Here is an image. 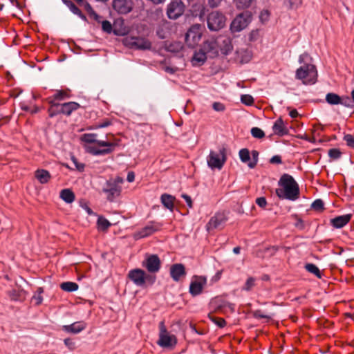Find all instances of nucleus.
Returning <instances> with one entry per match:
<instances>
[{"label":"nucleus","mask_w":354,"mask_h":354,"mask_svg":"<svg viewBox=\"0 0 354 354\" xmlns=\"http://www.w3.org/2000/svg\"><path fill=\"white\" fill-rule=\"evenodd\" d=\"M341 100V96L335 93H328L326 95V102L330 105H338Z\"/></svg>","instance_id":"nucleus-32"},{"label":"nucleus","mask_w":354,"mask_h":354,"mask_svg":"<svg viewBox=\"0 0 354 354\" xmlns=\"http://www.w3.org/2000/svg\"><path fill=\"white\" fill-rule=\"evenodd\" d=\"M63 3L65 4L71 10L72 13L77 15L80 19L84 21H87V18L82 11L75 5V3L71 0H62Z\"/></svg>","instance_id":"nucleus-26"},{"label":"nucleus","mask_w":354,"mask_h":354,"mask_svg":"<svg viewBox=\"0 0 354 354\" xmlns=\"http://www.w3.org/2000/svg\"><path fill=\"white\" fill-rule=\"evenodd\" d=\"M170 277L172 279L178 282L181 278L185 277L187 274L185 267L182 263H174L171 266L169 270Z\"/></svg>","instance_id":"nucleus-15"},{"label":"nucleus","mask_w":354,"mask_h":354,"mask_svg":"<svg viewBox=\"0 0 354 354\" xmlns=\"http://www.w3.org/2000/svg\"><path fill=\"white\" fill-rule=\"evenodd\" d=\"M89 17L93 18L95 21L100 23L101 22L102 17L99 15L94 10H93L89 14Z\"/></svg>","instance_id":"nucleus-62"},{"label":"nucleus","mask_w":354,"mask_h":354,"mask_svg":"<svg viewBox=\"0 0 354 354\" xmlns=\"http://www.w3.org/2000/svg\"><path fill=\"white\" fill-rule=\"evenodd\" d=\"M207 60L206 53L204 50L201 49L198 51H196L192 58V64L194 66H200L204 64Z\"/></svg>","instance_id":"nucleus-22"},{"label":"nucleus","mask_w":354,"mask_h":354,"mask_svg":"<svg viewBox=\"0 0 354 354\" xmlns=\"http://www.w3.org/2000/svg\"><path fill=\"white\" fill-rule=\"evenodd\" d=\"M343 140L346 142V145L353 149H354V135L352 134H344Z\"/></svg>","instance_id":"nucleus-46"},{"label":"nucleus","mask_w":354,"mask_h":354,"mask_svg":"<svg viewBox=\"0 0 354 354\" xmlns=\"http://www.w3.org/2000/svg\"><path fill=\"white\" fill-rule=\"evenodd\" d=\"M352 217V214H348L342 216H336L330 220V225L337 229L344 227L347 223H349Z\"/></svg>","instance_id":"nucleus-19"},{"label":"nucleus","mask_w":354,"mask_h":354,"mask_svg":"<svg viewBox=\"0 0 354 354\" xmlns=\"http://www.w3.org/2000/svg\"><path fill=\"white\" fill-rule=\"evenodd\" d=\"M252 0H236V5L240 8H248Z\"/></svg>","instance_id":"nucleus-52"},{"label":"nucleus","mask_w":354,"mask_h":354,"mask_svg":"<svg viewBox=\"0 0 354 354\" xmlns=\"http://www.w3.org/2000/svg\"><path fill=\"white\" fill-rule=\"evenodd\" d=\"M274 315L273 313L265 315L261 310H256L252 312V316L256 319L265 318L267 319H271Z\"/></svg>","instance_id":"nucleus-43"},{"label":"nucleus","mask_w":354,"mask_h":354,"mask_svg":"<svg viewBox=\"0 0 354 354\" xmlns=\"http://www.w3.org/2000/svg\"><path fill=\"white\" fill-rule=\"evenodd\" d=\"M181 196L186 201L187 206L189 208H192L193 207V204H192V200L191 197L189 195L186 194H182Z\"/></svg>","instance_id":"nucleus-64"},{"label":"nucleus","mask_w":354,"mask_h":354,"mask_svg":"<svg viewBox=\"0 0 354 354\" xmlns=\"http://www.w3.org/2000/svg\"><path fill=\"white\" fill-rule=\"evenodd\" d=\"M133 0H113L112 6L118 14L127 15L133 8Z\"/></svg>","instance_id":"nucleus-14"},{"label":"nucleus","mask_w":354,"mask_h":354,"mask_svg":"<svg viewBox=\"0 0 354 354\" xmlns=\"http://www.w3.org/2000/svg\"><path fill=\"white\" fill-rule=\"evenodd\" d=\"M271 164H281L282 162L281 157L279 155H275L270 159Z\"/></svg>","instance_id":"nucleus-63"},{"label":"nucleus","mask_w":354,"mask_h":354,"mask_svg":"<svg viewBox=\"0 0 354 354\" xmlns=\"http://www.w3.org/2000/svg\"><path fill=\"white\" fill-rule=\"evenodd\" d=\"M50 107L48 109V113L50 118H54L59 114H62V104L54 102V100H48Z\"/></svg>","instance_id":"nucleus-27"},{"label":"nucleus","mask_w":354,"mask_h":354,"mask_svg":"<svg viewBox=\"0 0 354 354\" xmlns=\"http://www.w3.org/2000/svg\"><path fill=\"white\" fill-rule=\"evenodd\" d=\"M339 104L349 109H354V103L352 97L348 95H344L341 97Z\"/></svg>","instance_id":"nucleus-39"},{"label":"nucleus","mask_w":354,"mask_h":354,"mask_svg":"<svg viewBox=\"0 0 354 354\" xmlns=\"http://www.w3.org/2000/svg\"><path fill=\"white\" fill-rule=\"evenodd\" d=\"M102 30L106 33H111L113 30L112 25L108 20L102 21Z\"/></svg>","instance_id":"nucleus-50"},{"label":"nucleus","mask_w":354,"mask_h":354,"mask_svg":"<svg viewBox=\"0 0 354 354\" xmlns=\"http://www.w3.org/2000/svg\"><path fill=\"white\" fill-rule=\"evenodd\" d=\"M60 288L66 292H71L76 291L78 289L79 286L75 282L66 281L60 284Z\"/></svg>","instance_id":"nucleus-33"},{"label":"nucleus","mask_w":354,"mask_h":354,"mask_svg":"<svg viewBox=\"0 0 354 354\" xmlns=\"http://www.w3.org/2000/svg\"><path fill=\"white\" fill-rule=\"evenodd\" d=\"M251 21V16L248 13H241L237 15L230 24V30L238 32L248 26Z\"/></svg>","instance_id":"nucleus-13"},{"label":"nucleus","mask_w":354,"mask_h":354,"mask_svg":"<svg viewBox=\"0 0 354 354\" xmlns=\"http://www.w3.org/2000/svg\"><path fill=\"white\" fill-rule=\"evenodd\" d=\"M35 177L41 184H46L50 180L51 175L46 169H38L35 171Z\"/></svg>","instance_id":"nucleus-25"},{"label":"nucleus","mask_w":354,"mask_h":354,"mask_svg":"<svg viewBox=\"0 0 354 354\" xmlns=\"http://www.w3.org/2000/svg\"><path fill=\"white\" fill-rule=\"evenodd\" d=\"M270 12L267 10H263L261 12L259 19L262 22H266L268 20Z\"/></svg>","instance_id":"nucleus-59"},{"label":"nucleus","mask_w":354,"mask_h":354,"mask_svg":"<svg viewBox=\"0 0 354 354\" xmlns=\"http://www.w3.org/2000/svg\"><path fill=\"white\" fill-rule=\"evenodd\" d=\"M97 145L100 147H104L105 149H97L95 147L88 146L86 148V151L93 156H104L111 153L115 147L118 145L117 143L111 142L107 141L101 140L97 142Z\"/></svg>","instance_id":"nucleus-10"},{"label":"nucleus","mask_w":354,"mask_h":354,"mask_svg":"<svg viewBox=\"0 0 354 354\" xmlns=\"http://www.w3.org/2000/svg\"><path fill=\"white\" fill-rule=\"evenodd\" d=\"M69 97V95L67 94L66 92L60 90L57 91L53 96H50L48 98V100H54V102L56 101H61L64 100Z\"/></svg>","instance_id":"nucleus-35"},{"label":"nucleus","mask_w":354,"mask_h":354,"mask_svg":"<svg viewBox=\"0 0 354 354\" xmlns=\"http://www.w3.org/2000/svg\"><path fill=\"white\" fill-rule=\"evenodd\" d=\"M9 295L12 300L18 301L20 299V292L17 290H12L10 291Z\"/></svg>","instance_id":"nucleus-57"},{"label":"nucleus","mask_w":354,"mask_h":354,"mask_svg":"<svg viewBox=\"0 0 354 354\" xmlns=\"http://www.w3.org/2000/svg\"><path fill=\"white\" fill-rule=\"evenodd\" d=\"M185 6L181 0H171L167 5V15L169 19L176 20L185 12Z\"/></svg>","instance_id":"nucleus-9"},{"label":"nucleus","mask_w":354,"mask_h":354,"mask_svg":"<svg viewBox=\"0 0 354 354\" xmlns=\"http://www.w3.org/2000/svg\"><path fill=\"white\" fill-rule=\"evenodd\" d=\"M274 133L279 137L286 136L289 133V130L284 124L281 118H278L272 126Z\"/></svg>","instance_id":"nucleus-20"},{"label":"nucleus","mask_w":354,"mask_h":354,"mask_svg":"<svg viewBox=\"0 0 354 354\" xmlns=\"http://www.w3.org/2000/svg\"><path fill=\"white\" fill-rule=\"evenodd\" d=\"M310 59L311 58L310 57V55L308 53H304L303 54L299 55L298 62L299 64H303L304 65L305 64H308L307 61L308 59Z\"/></svg>","instance_id":"nucleus-55"},{"label":"nucleus","mask_w":354,"mask_h":354,"mask_svg":"<svg viewBox=\"0 0 354 354\" xmlns=\"http://www.w3.org/2000/svg\"><path fill=\"white\" fill-rule=\"evenodd\" d=\"M181 48L182 45L179 42L171 43L167 46V51L172 53H178Z\"/></svg>","instance_id":"nucleus-49"},{"label":"nucleus","mask_w":354,"mask_h":354,"mask_svg":"<svg viewBox=\"0 0 354 354\" xmlns=\"http://www.w3.org/2000/svg\"><path fill=\"white\" fill-rule=\"evenodd\" d=\"M158 227L153 225V223H151V224L146 225L142 227L139 232L136 234V239L145 238L148 236H150L155 232L158 230Z\"/></svg>","instance_id":"nucleus-23"},{"label":"nucleus","mask_w":354,"mask_h":354,"mask_svg":"<svg viewBox=\"0 0 354 354\" xmlns=\"http://www.w3.org/2000/svg\"><path fill=\"white\" fill-rule=\"evenodd\" d=\"M225 216L222 213H217L212 216L207 224V230L222 227L225 223Z\"/></svg>","instance_id":"nucleus-18"},{"label":"nucleus","mask_w":354,"mask_h":354,"mask_svg":"<svg viewBox=\"0 0 354 354\" xmlns=\"http://www.w3.org/2000/svg\"><path fill=\"white\" fill-rule=\"evenodd\" d=\"M64 344L67 346L70 350H73L75 347V342L71 338H66L64 340Z\"/></svg>","instance_id":"nucleus-61"},{"label":"nucleus","mask_w":354,"mask_h":354,"mask_svg":"<svg viewBox=\"0 0 354 354\" xmlns=\"http://www.w3.org/2000/svg\"><path fill=\"white\" fill-rule=\"evenodd\" d=\"M217 43L218 44V49L222 54L229 55L232 49V39L227 36H219L217 37Z\"/></svg>","instance_id":"nucleus-16"},{"label":"nucleus","mask_w":354,"mask_h":354,"mask_svg":"<svg viewBox=\"0 0 354 354\" xmlns=\"http://www.w3.org/2000/svg\"><path fill=\"white\" fill-rule=\"evenodd\" d=\"M160 333L159 339L157 342L158 344L162 348L173 347L176 344V338L174 335H170L164 324L161 322L159 324Z\"/></svg>","instance_id":"nucleus-8"},{"label":"nucleus","mask_w":354,"mask_h":354,"mask_svg":"<svg viewBox=\"0 0 354 354\" xmlns=\"http://www.w3.org/2000/svg\"><path fill=\"white\" fill-rule=\"evenodd\" d=\"M98 228L102 231L106 230L111 225V223L104 216H99L97 221Z\"/></svg>","instance_id":"nucleus-36"},{"label":"nucleus","mask_w":354,"mask_h":354,"mask_svg":"<svg viewBox=\"0 0 354 354\" xmlns=\"http://www.w3.org/2000/svg\"><path fill=\"white\" fill-rule=\"evenodd\" d=\"M207 283V277L205 276L194 275L192 278L189 292L193 297H196L203 292V288Z\"/></svg>","instance_id":"nucleus-12"},{"label":"nucleus","mask_w":354,"mask_h":354,"mask_svg":"<svg viewBox=\"0 0 354 354\" xmlns=\"http://www.w3.org/2000/svg\"><path fill=\"white\" fill-rule=\"evenodd\" d=\"M226 20L223 12L218 10L212 11L207 17V28L211 31H218L225 26Z\"/></svg>","instance_id":"nucleus-6"},{"label":"nucleus","mask_w":354,"mask_h":354,"mask_svg":"<svg viewBox=\"0 0 354 354\" xmlns=\"http://www.w3.org/2000/svg\"><path fill=\"white\" fill-rule=\"evenodd\" d=\"M124 179L120 176L111 178L106 180L102 186V192L106 195V199L109 202H113L122 192L121 185Z\"/></svg>","instance_id":"nucleus-3"},{"label":"nucleus","mask_w":354,"mask_h":354,"mask_svg":"<svg viewBox=\"0 0 354 354\" xmlns=\"http://www.w3.org/2000/svg\"><path fill=\"white\" fill-rule=\"evenodd\" d=\"M124 46L135 50H150L151 43L149 40L142 37L127 36L123 39Z\"/></svg>","instance_id":"nucleus-7"},{"label":"nucleus","mask_w":354,"mask_h":354,"mask_svg":"<svg viewBox=\"0 0 354 354\" xmlns=\"http://www.w3.org/2000/svg\"><path fill=\"white\" fill-rule=\"evenodd\" d=\"M295 217H296V222L295 223V227H297V229H299L300 230H304L305 228L304 221L301 218H299L297 216H295Z\"/></svg>","instance_id":"nucleus-58"},{"label":"nucleus","mask_w":354,"mask_h":354,"mask_svg":"<svg viewBox=\"0 0 354 354\" xmlns=\"http://www.w3.org/2000/svg\"><path fill=\"white\" fill-rule=\"evenodd\" d=\"M61 104L62 114L66 116H70L73 111L77 110L80 107V104L75 102H68Z\"/></svg>","instance_id":"nucleus-24"},{"label":"nucleus","mask_w":354,"mask_h":354,"mask_svg":"<svg viewBox=\"0 0 354 354\" xmlns=\"http://www.w3.org/2000/svg\"><path fill=\"white\" fill-rule=\"evenodd\" d=\"M311 208L315 211L321 212L324 209V203L322 199H316L311 204Z\"/></svg>","instance_id":"nucleus-42"},{"label":"nucleus","mask_w":354,"mask_h":354,"mask_svg":"<svg viewBox=\"0 0 354 354\" xmlns=\"http://www.w3.org/2000/svg\"><path fill=\"white\" fill-rule=\"evenodd\" d=\"M252 136L258 139H261L265 137L264 131L259 127H253L251 129Z\"/></svg>","instance_id":"nucleus-45"},{"label":"nucleus","mask_w":354,"mask_h":354,"mask_svg":"<svg viewBox=\"0 0 354 354\" xmlns=\"http://www.w3.org/2000/svg\"><path fill=\"white\" fill-rule=\"evenodd\" d=\"M71 160L73 161V162L74 163L75 165V168L79 171H84V164L83 163H80L78 161H77V159L75 157V156H72L71 157Z\"/></svg>","instance_id":"nucleus-54"},{"label":"nucleus","mask_w":354,"mask_h":354,"mask_svg":"<svg viewBox=\"0 0 354 354\" xmlns=\"http://www.w3.org/2000/svg\"><path fill=\"white\" fill-rule=\"evenodd\" d=\"M316 66L312 64H305L296 70L295 78L302 81L304 84H314L317 80Z\"/></svg>","instance_id":"nucleus-4"},{"label":"nucleus","mask_w":354,"mask_h":354,"mask_svg":"<svg viewBox=\"0 0 354 354\" xmlns=\"http://www.w3.org/2000/svg\"><path fill=\"white\" fill-rule=\"evenodd\" d=\"M255 278L250 277L248 278L244 286L242 287V290L250 291L255 286Z\"/></svg>","instance_id":"nucleus-41"},{"label":"nucleus","mask_w":354,"mask_h":354,"mask_svg":"<svg viewBox=\"0 0 354 354\" xmlns=\"http://www.w3.org/2000/svg\"><path fill=\"white\" fill-rule=\"evenodd\" d=\"M86 327V323L83 321H80L75 322L69 325H64L61 327V329L66 333L77 334L84 330Z\"/></svg>","instance_id":"nucleus-17"},{"label":"nucleus","mask_w":354,"mask_h":354,"mask_svg":"<svg viewBox=\"0 0 354 354\" xmlns=\"http://www.w3.org/2000/svg\"><path fill=\"white\" fill-rule=\"evenodd\" d=\"M252 160L248 163V166L250 169H253L257 165L259 160V152L257 150H252L251 151Z\"/></svg>","instance_id":"nucleus-40"},{"label":"nucleus","mask_w":354,"mask_h":354,"mask_svg":"<svg viewBox=\"0 0 354 354\" xmlns=\"http://www.w3.org/2000/svg\"><path fill=\"white\" fill-rule=\"evenodd\" d=\"M160 199L161 203L166 208L171 211L173 210L174 207V202L175 199L174 196L168 194H163L161 195Z\"/></svg>","instance_id":"nucleus-30"},{"label":"nucleus","mask_w":354,"mask_h":354,"mask_svg":"<svg viewBox=\"0 0 354 354\" xmlns=\"http://www.w3.org/2000/svg\"><path fill=\"white\" fill-rule=\"evenodd\" d=\"M142 266L151 274L159 272L161 268V261L157 254H146L145 259L142 262Z\"/></svg>","instance_id":"nucleus-11"},{"label":"nucleus","mask_w":354,"mask_h":354,"mask_svg":"<svg viewBox=\"0 0 354 354\" xmlns=\"http://www.w3.org/2000/svg\"><path fill=\"white\" fill-rule=\"evenodd\" d=\"M256 203L261 208H265L267 205V201L265 197H259L256 199Z\"/></svg>","instance_id":"nucleus-60"},{"label":"nucleus","mask_w":354,"mask_h":354,"mask_svg":"<svg viewBox=\"0 0 354 354\" xmlns=\"http://www.w3.org/2000/svg\"><path fill=\"white\" fill-rule=\"evenodd\" d=\"M239 155L241 162L248 164L250 161V153L248 149H241L239 152Z\"/></svg>","instance_id":"nucleus-37"},{"label":"nucleus","mask_w":354,"mask_h":354,"mask_svg":"<svg viewBox=\"0 0 354 354\" xmlns=\"http://www.w3.org/2000/svg\"><path fill=\"white\" fill-rule=\"evenodd\" d=\"M212 108L216 111H223L225 109V105L221 102H215L212 104Z\"/></svg>","instance_id":"nucleus-56"},{"label":"nucleus","mask_w":354,"mask_h":354,"mask_svg":"<svg viewBox=\"0 0 354 354\" xmlns=\"http://www.w3.org/2000/svg\"><path fill=\"white\" fill-rule=\"evenodd\" d=\"M44 292V288L42 287H39L36 292H35L34 295L31 298V301L32 302H35V305L39 306L40 305L43 301V297L41 296V294Z\"/></svg>","instance_id":"nucleus-34"},{"label":"nucleus","mask_w":354,"mask_h":354,"mask_svg":"<svg viewBox=\"0 0 354 354\" xmlns=\"http://www.w3.org/2000/svg\"><path fill=\"white\" fill-rule=\"evenodd\" d=\"M284 4L290 9H295L301 4V0H284Z\"/></svg>","instance_id":"nucleus-48"},{"label":"nucleus","mask_w":354,"mask_h":354,"mask_svg":"<svg viewBox=\"0 0 354 354\" xmlns=\"http://www.w3.org/2000/svg\"><path fill=\"white\" fill-rule=\"evenodd\" d=\"M304 268L308 272L313 274L318 279L322 278L323 274L315 264L310 263H306Z\"/></svg>","instance_id":"nucleus-31"},{"label":"nucleus","mask_w":354,"mask_h":354,"mask_svg":"<svg viewBox=\"0 0 354 354\" xmlns=\"http://www.w3.org/2000/svg\"><path fill=\"white\" fill-rule=\"evenodd\" d=\"M59 197L66 203H73L75 198V194L70 189H64L61 190Z\"/></svg>","instance_id":"nucleus-29"},{"label":"nucleus","mask_w":354,"mask_h":354,"mask_svg":"<svg viewBox=\"0 0 354 354\" xmlns=\"http://www.w3.org/2000/svg\"><path fill=\"white\" fill-rule=\"evenodd\" d=\"M328 156L333 160H337L341 158L342 152L339 149L332 148L328 150Z\"/></svg>","instance_id":"nucleus-44"},{"label":"nucleus","mask_w":354,"mask_h":354,"mask_svg":"<svg viewBox=\"0 0 354 354\" xmlns=\"http://www.w3.org/2000/svg\"><path fill=\"white\" fill-rule=\"evenodd\" d=\"M227 160L226 149L219 148L218 151L211 150L207 158V165L209 168L221 169Z\"/></svg>","instance_id":"nucleus-5"},{"label":"nucleus","mask_w":354,"mask_h":354,"mask_svg":"<svg viewBox=\"0 0 354 354\" xmlns=\"http://www.w3.org/2000/svg\"><path fill=\"white\" fill-rule=\"evenodd\" d=\"M278 185L281 188L276 189V194L279 198L292 201L299 198V185L291 175L283 174L278 181Z\"/></svg>","instance_id":"nucleus-1"},{"label":"nucleus","mask_w":354,"mask_h":354,"mask_svg":"<svg viewBox=\"0 0 354 354\" xmlns=\"http://www.w3.org/2000/svg\"><path fill=\"white\" fill-rule=\"evenodd\" d=\"M128 278L138 287L146 288L152 286L156 280L154 275L147 274L140 268H135L129 270Z\"/></svg>","instance_id":"nucleus-2"},{"label":"nucleus","mask_w":354,"mask_h":354,"mask_svg":"<svg viewBox=\"0 0 354 354\" xmlns=\"http://www.w3.org/2000/svg\"><path fill=\"white\" fill-rule=\"evenodd\" d=\"M203 50L214 54H218L219 49L218 44L217 43V38L206 41L203 45Z\"/></svg>","instance_id":"nucleus-28"},{"label":"nucleus","mask_w":354,"mask_h":354,"mask_svg":"<svg viewBox=\"0 0 354 354\" xmlns=\"http://www.w3.org/2000/svg\"><path fill=\"white\" fill-rule=\"evenodd\" d=\"M97 135L96 133H85L82 137V140L86 143H96L100 142V140H97Z\"/></svg>","instance_id":"nucleus-38"},{"label":"nucleus","mask_w":354,"mask_h":354,"mask_svg":"<svg viewBox=\"0 0 354 354\" xmlns=\"http://www.w3.org/2000/svg\"><path fill=\"white\" fill-rule=\"evenodd\" d=\"M111 124V122L109 120L106 119L102 123L95 124V125L90 127L88 128V129H100V128H105V127L110 126Z\"/></svg>","instance_id":"nucleus-51"},{"label":"nucleus","mask_w":354,"mask_h":354,"mask_svg":"<svg viewBox=\"0 0 354 354\" xmlns=\"http://www.w3.org/2000/svg\"><path fill=\"white\" fill-rule=\"evenodd\" d=\"M254 98L252 95L248 94H244L241 95V103L247 105V106H251L254 103Z\"/></svg>","instance_id":"nucleus-47"},{"label":"nucleus","mask_w":354,"mask_h":354,"mask_svg":"<svg viewBox=\"0 0 354 354\" xmlns=\"http://www.w3.org/2000/svg\"><path fill=\"white\" fill-rule=\"evenodd\" d=\"M201 38V34L196 32L193 28H190L185 34V41L189 46L196 44Z\"/></svg>","instance_id":"nucleus-21"},{"label":"nucleus","mask_w":354,"mask_h":354,"mask_svg":"<svg viewBox=\"0 0 354 354\" xmlns=\"http://www.w3.org/2000/svg\"><path fill=\"white\" fill-rule=\"evenodd\" d=\"M212 320L214 323H215L220 328L225 327L227 324L226 321L223 318L212 317Z\"/></svg>","instance_id":"nucleus-53"}]
</instances>
